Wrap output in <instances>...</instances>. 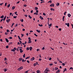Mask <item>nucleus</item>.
Returning a JSON list of instances; mask_svg holds the SVG:
<instances>
[{
  "instance_id": "obj_1",
  "label": "nucleus",
  "mask_w": 73,
  "mask_h": 73,
  "mask_svg": "<svg viewBox=\"0 0 73 73\" xmlns=\"http://www.w3.org/2000/svg\"><path fill=\"white\" fill-rule=\"evenodd\" d=\"M23 69V66H21L17 70L18 71H20V70H21V69Z\"/></svg>"
},
{
  "instance_id": "obj_2",
  "label": "nucleus",
  "mask_w": 73,
  "mask_h": 73,
  "mask_svg": "<svg viewBox=\"0 0 73 73\" xmlns=\"http://www.w3.org/2000/svg\"><path fill=\"white\" fill-rule=\"evenodd\" d=\"M16 50V48L15 47L13 49L11 50V51H12L13 52H15V50Z\"/></svg>"
},
{
  "instance_id": "obj_3",
  "label": "nucleus",
  "mask_w": 73,
  "mask_h": 73,
  "mask_svg": "<svg viewBox=\"0 0 73 73\" xmlns=\"http://www.w3.org/2000/svg\"><path fill=\"white\" fill-rule=\"evenodd\" d=\"M11 21V19H7L6 20V22L7 23H8L9 22H10V21Z\"/></svg>"
},
{
  "instance_id": "obj_4",
  "label": "nucleus",
  "mask_w": 73,
  "mask_h": 73,
  "mask_svg": "<svg viewBox=\"0 0 73 73\" xmlns=\"http://www.w3.org/2000/svg\"><path fill=\"white\" fill-rule=\"evenodd\" d=\"M35 57H33L31 59V61H33L35 60Z\"/></svg>"
},
{
  "instance_id": "obj_5",
  "label": "nucleus",
  "mask_w": 73,
  "mask_h": 73,
  "mask_svg": "<svg viewBox=\"0 0 73 73\" xmlns=\"http://www.w3.org/2000/svg\"><path fill=\"white\" fill-rule=\"evenodd\" d=\"M65 24V25H67V27H69V23H66Z\"/></svg>"
},
{
  "instance_id": "obj_6",
  "label": "nucleus",
  "mask_w": 73,
  "mask_h": 73,
  "mask_svg": "<svg viewBox=\"0 0 73 73\" xmlns=\"http://www.w3.org/2000/svg\"><path fill=\"white\" fill-rule=\"evenodd\" d=\"M60 72V70H58L56 72V73H58Z\"/></svg>"
},
{
  "instance_id": "obj_7",
  "label": "nucleus",
  "mask_w": 73,
  "mask_h": 73,
  "mask_svg": "<svg viewBox=\"0 0 73 73\" xmlns=\"http://www.w3.org/2000/svg\"><path fill=\"white\" fill-rule=\"evenodd\" d=\"M46 70L47 71V72H49L50 70L48 68H46Z\"/></svg>"
},
{
  "instance_id": "obj_8",
  "label": "nucleus",
  "mask_w": 73,
  "mask_h": 73,
  "mask_svg": "<svg viewBox=\"0 0 73 73\" xmlns=\"http://www.w3.org/2000/svg\"><path fill=\"white\" fill-rule=\"evenodd\" d=\"M50 7H54V4L52 3L50 5Z\"/></svg>"
},
{
  "instance_id": "obj_9",
  "label": "nucleus",
  "mask_w": 73,
  "mask_h": 73,
  "mask_svg": "<svg viewBox=\"0 0 73 73\" xmlns=\"http://www.w3.org/2000/svg\"><path fill=\"white\" fill-rule=\"evenodd\" d=\"M68 17H70V16H71V15L70 13H68Z\"/></svg>"
},
{
  "instance_id": "obj_10",
  "label": "nucleus",
  "mask_w": 73,
  "mask_h": 73,
  "mask_svg": "<svg viewBox=\"0 0 73 73\" xmlns=\"http://www.w3.org/2000/svg\"><path fill=\"white\" fill-rule=\"evenodd\" d=\"M19 50L20 51V53H22L23 52V50H22V49H20Z\"/></svg>"
},
{
  "instance_id": "obj_11",
  "label": "nucleus",
  "mask_w": 73,
  "mask_h": 73,
  "mask_svg": "<svg viewBox=\"0 0 73 73\" xmlns=\"http://www.w3.org/2000/svg\"><path fill=\"white\" fill-rule=\"evenodd\" d=\"M38 64V62H37L36 63H34V66H36V65H37Z\"/></svg>"
},
{
  "instance_id": "obj_12",
  "label": "nucleus",
  "mask_w": 73,
  "mask_h": 73,
  "mask_svg": "<svg viewBox=\"0 0 73 73\" xmlns=\"http://www.w3.org/2000/svg\"><path fill=\"white\" fill-rule=\"evenodd\" d=\"M5 39L7 42H9V40L8 39H7V38H5Z\"/></svg>"
},
{
  "instance_id": "obj_13",
  "label": "nucleus",
  "mask_w": 73,
  "mask_h": 73,
  "mask_svg": "<svg viewBox=\"0 0 73 73\" xmlns=\"http://www.w3.org/2000/svg\"><path fill=\"white\" fill-rule=\"evenodd\" d=\"M23 60V58H20L19 59V61L20 62L21 61V60Z\"/></svg>"
},
{
  "instance_id": "obj_14",
  "label": "nucleus",
  "mask_w": 73,
  "mask_h": 73,
  "mask_svg": "<svg viewBox=\"0 0 73 73\" xmlns=\"http://www.w3.org/2000/svg\"><path fill=\"white\" fill-rule=\"evenodd\" d=\"M39 17H40V19L41 20H43V17H42V16H40Z\"/></svg>"
},
{
  "instance_id": "obj_15",
  "label": "nucleus",
  "mask_w": 73,
  "mask_h": 73,
  "mask_svg": "<svg viewBox=\"0 0 73 73\" xmlns=\"http://www.w3.org/2000/svg\"><path fill=\"white\" fill-rule=\"evenodd\" d=\"M19 49H20V47H18L16 49V50H17V51H19Z\"/></svg>"
},
{
  "instance_id": "obj_16",
  "label": "nucleus",
  "mask_w": 73,
  "mask_h": 73,
  "mask_svg": "<svg viewBox=\"0 0 73 73\" xmlns=\"http://www.w3.org/2000/svg\"><path fill=\"white\" fill-rule=\"evenodd\" d=\"M64 18H65V16H64L63 17V19H62V20H63V21H64L65 20Z\"/></svg>"
},
{
  "instance_id": "obj_17",
  "label": "nucleus",
  "mask_w": 73,
  "mask_h": 73,
  "mask_svg": "<svg viewBox=\"0 0 73 73\" xmlns=\"http://www.w3.org/2000/svg\"><path fill=\"white\" fill-rule=\"evenodd\" d=\"M32 43V41L31 40H29V42H28V43H29H29Z\"/></svg>"
},
{
  "instance_id": "obj_18",
  "label": "nucleus",
  "mask_w": 73,
  "mask_h": 73,
  "mask_svg": "<svg viewBox=\"0 0 73 73\" xmlns=\"http://www.w3.org/2000/svg\"><path fill=\"white\" fill-rule=\"evenodd\" d=\"M37 32H38V33H40L41 32V31H40V30H36Z\"/></svg>"
},
{
  "instance_id": "obj_19",
  "label": "nucleus",
  "mask_w": 73,
  "mask_h": 73,
  "mask_svg": "<svg viewBox=\"0 0 73 73\" xmlns=\"http://www.w3.org/2000/svg\"><path fill=\"white\" fill-rule=\"evenodd\" d=\"M59 5H60V3H57V4H56V5L57 6H59Z\"/></svg>"
},
{
  "instance_id": "obj_20",
  "label": "nucleus",
  "mask_w": 73,
  "mask_h": 73,
  "mask_svg": "<svg viewBox=\"0 0 73 73\" xmlns=\"http://www.w3.org/2000/svg\"><path fill=\"white\" fill-rule=\"evenodd\" d=\"M18 37L19 38V40H22V39H21V38H20V37L19 36H18Z\"/></svg>"
},
{
  "instance_id": "obj_21",
  "label": "nucleus",
  "mask_w": 73,
  "mask_h": 73,
  "mask_svg": "<svg viewBox=\"0 0 73 73\" xmlns=\"http://www.w3.org/2000/svg\"><path fill=\"white\" fill-rule=\"evenodd\" d=\"M38 25L40 27H42L43 26L42 24L40 25V24H39Z\"/></svg>"
},
{
  "instance_id": "obj_22",
  "label": "nucleus",
  "mask_w": 73,
  "mask_h": 73,
  "mask_svg": "<svg viewBox=\"0 0 73 73\" xmlns=\"http://www.w3.org/2000/svg\"><path fill=\"white\" fill-rule=\"evenodd\" d=\"M50 10L51 11H55V10L53 9L52 8H50Z\"/></svg>"
},
{
  "instance_id": "obj_23",
  "label": "nucleus",
  "mask_w": 73,
  "mask_h": 73,
  "mask_svg": "<svg viewBox=\"0 0 73 73\" xmlns=\"http://www.w3.org/2000/svg\"><path fill=\"white\" fill-rule=\"evenodd\" d=\"M58 68L57 67H55L54 68L55 70H58Z\"/></svg>"
},
{
  "instance_id": "obj_24",
  "label": "nucleus",
  "mask_w": 73,
  "mask_h": 73,
  "mask_svg": "<svg viewBox=\"0 0 73 73\" xmlns=\"http://www.w3.org/2000/svg\"><path fill=\"white\" fill-rule=\"evenodd\" d=\"M6 16H5L4 19H3V21H5V19H6Z\"/></svg>"
},
{
  "instance_id": "obj_25",
  "label": "nucleus",
  "mask_w": 73,
  "mask_h": 73,
  "mask_svg": "<svg viewBox=\"0 0 73 73\" xmlns=\"http://www.w3.org/2000/svg\"><path fill=\"white\" fill-rule=\"evenodd\" d=\"M49 27H51L52 25V24L50 23V24L49 25V23H48Z\"/></svg>"
},
{
  "instance_id": "obj_26",
  "label": "nucleus",
  "mask_w": 73,
  "mask_h": 73,
  "mask_svg": "<svg viewBox=\"0 0 73 73\" xmlns=\"http://www.w3.org/2000/svg\"><path fill=\"white\" fill-rule=\"evenodd\" d=\"M4 16L3 15L2 16L0 17V18H1V19H3V18H4Z\"/></svg>"
},
{
  "instance_id": "obj_27",
  "label": "nucleus",
  "mask_w": 73,
  "mask_h": 73,
  "mask_svg": "<svg viewBox=\"0 0 73 73\" xmlns=\"http://www.w3.org/2000/svg\"><path fill=\"white\" fill-rule=\"evenodd\" d=\"M23 58H25V54H24V55H23Z\"/></svg>"
},
{
  "instance_id": "obj_28",
  "label": "nucleus",
  "mask_w": 73,
  "mask_h": 73,
  "mask_svg": "<svg viewBox=\"0 0 73 73\" xmlns=\"http://www.w3.org/2000/svg\"><path fill=\"white\" fill-rule=\"evenodd\" d=\"M48 71H46V70H45L44 71V73H48Z\"/></svg>"
},
{
  "instance_id": "obj_29",
  "label": "nucleus",
  "mask_w": 73,
  "mask_h": 73,
  "mask_svg": "<svg viewBox=\"0 0 73 73\" xmlns=\"http://www.w3.org/2000/svg\"><path fill=\"white\" fill-rule=\"evenodd\" d=\"M28 17H29V18H30V19H32V17L30 15H29Z\"/></svg>"
},
{
  "instance_id": "obj_30",
  "label": "nucleus",
  "mask_w": 73,
  "mask_h": 73,
  "mask_svg": "<svg viewBox=\"0 0 73 73\" xmlns=\"http://www.w3.org/2000/svg\"><path fill=\"white\" fill-rule=\"evenodd\" d=\"M26 50H29V47H27L26 48Z\"/></svg>"
},
{
  "instance_id": "obj_31",
  "label": "nucleus",
  "mask_w": 73,
  "mask_h": 73,
  "mask_svg": "<svg viewBox=\"0 0 73 73\" xmlns=\"http://www.w3.org/2000/svg\"><path fill=\"white\" fill-rule=\"evenodd\" d=\"M32 47H30V50H32Z\"/></svg>"
},
{
  "instance_id": "obj_32",
  "label": "nucleus",
  "mask_w": 73,
  "mask_h": 73,
  "mask_svg": "<svg viewBox=\"0 0 73 73\" xmlns=\"http://www.w3.org/2000/svg\"><path fill=\"white\" fill-rule=\"evenodd\" d=\"M34 15H38V14L37 13H34Z\"/></svg>"
},
{
  "instance_id": "obj_33",
  "label": "nucleus",
  "mask_w": 73,
  "mask_h": 73,
  "mask_svg": "<svg viewBox=\"0 0 73 73\" xmlns=\"http://www.w3.org/2000/svg\"><path fill=\"white\" fill-rule=\"evenodd\" d=\"M15 7L13 6L12 7V9L13 10V9H15Z\"/></svg>"
},
{
  "instance_id": "obj_34",
  "label": "nucleus",
  "mask_w": 73,
  "mask_h": 73,
  "mask_svg": "<svg viewBox=\"0 0 73 73\" xmlns=\"http://www.w3.org/2000/svg\"><path fill=\"white\" fill-rule=\"evenodd\" d=\"M35 10H37V9H38V7H36L35 8Z\"/></svg>"
},
{
  "instance_id": "obj_35",
  "label": "nucleus",
  "mask_w": 73,
  "mask_h": 73,
  "mask_svg": "<svg viewBox=\"0 0 73 73\" xmlns=\"http://www.w3.org/2000/svg\"><path fill=\"white\" fill-rule=\"evenodd\" d=\"M4 72H6L7 71V70L6 69V68H5L4 69Z\"/></svg>"
},
{
  "instance_id": "obj_36",
  "label": "nucleus",
  "mask_w": 73,
  "mask_h": 73,
  "mask_svg": "<svg viewBox=\"0 0 73 73\" xmlns=\"http://www.w3.org/2000/svg\"><path fill=\"white\" fill-rule=\"evenodd\" d=\"M30 58V56L27 57L25 59H28V58Z\"/></svg>"
},
{
  "instance_id": "obj_37",
  "label": "nucleus",
  "mask_w": 73,
  "mask_h": 73,
  "mask_svg": "<svg viewBox=\"0 0 73 73\" xmlns=\"http://www.w3.org/2000/svg\"><path fill=\"white\" fill-rule=\"evenodd\" d=\"M10 5H11L10 4H9V5H7V7L8 8H9Z\"/></svg>"
},
{
  "instance_id": "obj_38",
  "label": "nucleus",
  "mask_w": 73,
  "mask_h": 73,
  "mask_svg": "<svg viewBox=\"0 0 73 73\" xmlns=\"http://www.w3.org/2000/svg\"><path fill=\"white\" fill-rule=\"evenodd\" d=\"M36 72L37 73H40V70H38L36 71Z\"/></svg>"
},
{
  "instance_id": "obj_39",
  "label": "nucleus",
  "mask_w": 73,
  "mask_h": 73,
  "mask_svg": "<svg viewBox=\"0 0 73 73\" xmlns=\"http://www.w3.org/2000/svg\"><path fill=\"white\" fill-rule=\"evenodd\" d=\"M17 18V16H14V17H13L14 19H16Z\"/></svg>"
},
{
  "instance_id": "obj_40",
  "label": "nucleus",
  "mask_w": 73,
  "mask_h": 73,
  "mask_svg": "<svg viewBox=\"0 0 73 73\" xmlns=\"http://www.w3.org/2000/svg\"><path fill=\"white\" fill-rule=\"evenodd\" d=\"M29 71V70H27V71H26V72H25V73H28Z\"/></svg>"
},
{
  "instance_id": "obj_41",
  "label": "nucleus",
  "mask_w": 73,
  "mask_h": 73,
  "mask_svg": "<svg viewBox=\"0 0 73 73\" xmlns=\"http://www.w3.org/2000/svg\"><path fill=\"white\" fill-rule=\"evenodd\" d=\"M67 70V69H66V68H65L64 70V71H66Z\"/></svg>"
},
{
  "instance_id": "obj_42",
  "label": "nucleus",
  "mask_w": 73,
  "mask_h": 73,
  "mask_svg": "<svg viewBox=\"0 0 73 73\" xmlns=\"http://www.w3.org/2000/svg\"><path fill=\"white\" fill-rule=\"evenodd\" d=\"M66 11L64 13V15H66Z\"/></svg>"
},
{
  "instance_id": "obj_43",
  "label": "nucleus",
  "mask_w": 73,
  "mask_h": 73,
  "mask_svg": "<svg viewBox=\"0 0 73 73\" xmlns=\"http://www.w3.org/2000/svg\"><path fill=\"white\" fill-rule=\"evenodd\" d=\"M70 69H72L73 70V67L70 68L69 69V70H70Z\"/></svg>"
},
{
  "instance_id": "obj_44",
  "label": "nucleus",
  "mask_w": 73,
  "mask_h": 73,
  "mask_svg": "<svg viewBox=\"0 0 73 73\" xmlns=\"http://www.w3.org/2000/svg\"><path fill=\"white\" fill-rule=\"evenodd\" d=\"M62 65L63 66H65V64L64 63H63L62 64Z\"/></svg>"
},
{
  "instance_id": "obj_45",
  "label": "nucleus",
  "mask_w": 73,
  "mask_h": 73,
  "mask_svg": "<svg viewBox=\"0 0 73 73\" xmlns=\"http://www.w3.org/2000/svg\"><path fill=\"white\" fill-rule=\"evenodd\" d=\"M21 22H23L24 20L23 19H22V20H21Z\"/></svg>"
},
{
  "instance_id": "obj_46",
  "label": "nucleus",
  "mask_w": 73,
  "mask_h": 73,
  "mask_svg": "<svg viewBox=\"0 0 73 73\" xmlns=\"http://www.w3.org/2000/svg\"><path fill=\"white\" fill-rule=\"evenodd\" d=\"M29 40H31V37H29L28 38Z\"/></svg>"
},
{
  "instance_id": "obj_47",
  "label": "nucleus",
  "mask_w": 73,
  "mask_h": 73,
  "mask_svg": "<svg viewBox=\"0 0 73 73\" xmlns=\"http://www.w3.org/2000/svg\"><path fill=\"white\" fill-rule=\"evenodd\" d=\"M49 65H50V66H52V65H53V64H52V63L50 64H49Z\"/></svg>"
},
{
  "instance_id": "obj_48",
  "label": "nucleus",
  "mask_w": 73,
  "mask_h": 73,
  "mask_svg": "<svg viewBox=\"0 0 73 73\" xmlns=\"http://www.w3.org/2000/svg\"><path fill=\"white\" fill-rule=\"evenodd\" d=\"M43 15H44V16H46V14L44 13H43Z\"/></svg>"
},
{
  "instance_id": "obj_49",
  "label": "nucleus",
  "mask_w": 73,
  "mask_h": 73,
  "mask_svg": "<svg viewBox=\"0 0 73 73\" xmlns=\"http://www.w3.org/2000/svg\"><path fill=\"white\" fill-rule=\"evenodd\" d=\"M7 32H9V30L8 29H7Z\"/></svg>"
},
{
  "instance_id": "obj_50",
  "label": "nucleus",
  "mask_w": 73,
  "mask_h": 73,
  "mask_svg": "<svg viewBox=\"0 0 73 73\" xmlns=\"http://www.w3.org/2000/svg\"><path fill=\"white\" fill-rule=\"evenodd\" d=\"M23 7H27V5H23Z\"/></svg>"
},
{
  "instance_id": "obj_51",
  "label": "nucleus",
  "mask_w": 73,
  "mask_h": 73,
  "mask_svg": "<svg viewBox=\"0 0 73 73\" xmlns=\"http://www.w3.org/2000/svg\"><path fill=\"white\" fill-rule=\"evenodd\" d=\"M35 36H36V37H37L38 35H36V34H34Z\"/></svg>"
},
{
  "instance_id": "obj_52",
  "label": "nucleus",
  "mask_w": 73,
  "mask_h": 73,
  "mask_svg": "<svg viewBox=\"0 0 73 73\" xmlns=\"http://www.w3.org/2000/svg\"><path fill=\"white\" fill-rule=\"evenodd\" d=\"M9 47V46H6V48H8Z\"/></svg>"
},
{
  "instance_id": "obj_53",
  "label": "nucleus",
  "mask_w": 73,
  "mask_h": 73,
  "mask_svg": "<svg viewBox=\"0 0 73 73\" xmlns=\"http://www.w3.org/2000/svg\"><path fill=\"white\" fill-rule=\"evenodd\" d=\"M48 3H52V1L50 0V1H49L48 2Z\"/></svg>"
},
{
  "instance_id": "obj_54",
  "label": "nucleus",
  "mask_w": 73,
  "mask_h": 73,
  "mask_svg": "<svg viewBox=\"0 0 73 73\" xmlns=\"http://www.w3.org/2000/svg\"><path fill=\"white\" fill-rule=\"evenodd\" d=\"M52 60V58H49V60L50 61V60Z\"/></svg>"
},
{
  "instance_id": "obj_55",
  "label": "nucleus",
  "mask_w": 73,
  "mask_h": 73,
  "mask_svg": "<svg viewBox=\"0 0 73 73\" xmlns=\"http://www.w3.org/2000/svg\"><path fill=\"white\" fill-rule=\"evenodd\" d=\"M3 4H4V3H0V5L1 6V5H3Z\"/></svg>"
},
{
  "instance_id": "obj_56",
  "label": "nucleus",
  "mask_w": 73,
  "mask_h": 73,
  "mask_svg": "<svg viewBox=\"0 0 73 73\" xmlns=\"http://www.w3.org/2000/svg\"><path fill=\"white\" fill-rule=\"evenodd\" d=\"M9 39H12V37H10L9 38Z\"/></svg>"
},
{
  "instance_id": "obj_57",
  "label": "nucleus",
  "mask_w": 73,
  "mask_h": 73,
  "mask_svg": "<svg viewBox=\"0 0 73 73\" xmlns=\"http://www.w3.org/2000/svg\"><path fill=\"white\" fill-rule=\"evenodd\" d=\"M7 60V58H4V60L5 61H6V60Z\"/></svg>"
},
{
  "instance_id": "obj_58",
  "label": "nucleus",
  "mask_w": 73,
  "mask_h": 73,
  "mask_svg": "<svg viewBox=\"0 0 73 73\" xmlns=\"http://www.w3.org/2000/svg\"><path fill=\"white\" fill-rule=\"evenodd\" d=\"M3 19H2L1 20L0 22H1L2 21H3Z\"/></svg>"
},
{
  "instance_id": "obj_59",
  "label": "nucleus",
  "mask_w": 73,
  "mask_h": 73,
  "mask_svg": "<svg viewBox=\"0 0 73 73\" xmlns=\"http://www.w3.org/2000/svg\"><path fill=\"white\" fill-rule=\"evenodd\" d=\"M17 44L18 45H20V42H18Z\"/></svg>"
},
{
  "instance_id": "obj_60",
  "label": "nucleus",
  "mask_w": 73,
  "mask_h": 73,
  "mask_svg": "<svg viewBox=\"0 0 73 73\" xmlns=\"http://www.w3.org/2000/svg\"><path fill=\"white\" fill-rule=\"evenodd\" d=\"M21 35H22L21 37H23L24 36V34H21Z\"/></svg>"
},
{
  "instance_id": "obj_61",
  "label": "nucleus",
  "mask_w": 73,
  "mask_h": 73,
  "mask_svg": "<svg viewBox=\"0 0 73 73\" xmlns=\"http://www.w3.org/2000/svg\"><path fill=\"white\" fill-rule=\"evenodd\" d=\"M59 31H61V28L59 29Z\"/></svg>"
},
{
  "instance_id": "obj_62",
  "label": "nucleus",
  "mask_w": 73,
  "mask_h": 73,
  "mask_svg": "<svg viewBox=\"0 0 73 73\" xmlns=\"http://www.w3.org/2000/svg\"><path fill=\"white\" fill-rule=\"evenodd\" d=\"M7 3H6L5 4V6H7Z\"/></svg>"
},
{
  "instance_id": "obj_63",
  "label": "nucleus",
  "mask_w": 73,
  "mask_h": 73,
  "mask_svg": "<svg viewBox=\"0 0 73 73\" xmlns=\"http://www.w3.org/2000/svg\"><path fill=\"white\" fill-rule=\"evenodd\" d=\"M27 62H28V63H30V62H29V60H27Z\"/></svg>"
},
{
  "instance_id": "obj_64",
  "label": "nucleus",
  "mask_w": 73,
  "mask_h": 73,
  "mask_svg": "<svg viewBox=\"0 0 73 73\" xmlns=\"http://www.w3.org/2000/svg\"><path fill=\"white\" fill-rule=\"evenodd\" d=\"M55 27L56 28H58V26H56Z\"/></svg>"
}]
</instances>
